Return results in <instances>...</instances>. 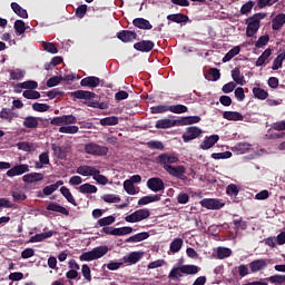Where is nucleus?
Returning a JSON list of instances; mask_svg holds the SVG:
<instances>
[{
    "label": "nucleus",
    "instance_id": "f3484780",
    "mask_svg": "<svg viewBox=\"0 0 285 285\" xmlns=\"http://www.w3.org/2000/svg\"><path fill=\"white\" fill-rule=\"evenodd\" d=\"M39 88V83L35 80H27L24 82H20L16 85V92H21V90H37Z\"/></svg>",
    "mask_w": 285,
    "mask_h": 285
},
{
    "label": "nucleus",
    "instance_id": "0e129e2a",
    "mask_svg": "<svg viewBox=\"0 0 285 285\" xmlns=\"http://www.w3.org/2000/svg\"><path fill=\"white\" fill-rule=\"evenodd\" d=\"M268 41H271V36H261L255 42V48H264V46H268Z\"/></svg>",
    "mask_w": 285,
    "mask_h": 285
},
{
    "label": "nucleus",
    "instance_id": "de8ad7c7",
    "mask_svg": "<svg viewBox=\"0 0 285 285\" xmlns=\"http://www.w3.org/2000/svg\"><path fill=\"white\" fill-rule=\"evenodd\" d=\"M119 118L117 116H109L100 119V126H117Z\"/></svg>",
    "mask_w": 285,
    "mask_h": 285
},
{
    "label": "nucleus",
    "instance_id": "a18cd8bd",
    "mask_svg": "<svg viewBox=\"0 0 285 285\" xmlns=\"http://www.w3.org/2000/svg\"><path fill=\"white\" fill-rule=\"evenodd\" d=\"M139 259H141V253H139V252H131L128 256L124 257V261L127 264H137V262H139Z\"/></svg>",
    "mask_w": 285,
    "mask_h": 285
},
{
    "label": "nucleus",
    "instance_id": "423d86ee",
    "mask_svg": "<svg viewBox=\"0 0 285 285\" xmlns=\"http://www.w3.org/2000/svg\"><path fill=\"white\" fill-rule=\"evenodd\" d=\"M203 132L204 131L199 127H196V126L187 127L186 131L183 134V141L185 144H188L197 139L198 137H202Z\"/></svg>",
    "mask_w": 285,
    "mask_h": 285
},
{
    "label": "nucleus",
    "instance_id": "bf43d9fd",
    "mask_svg": "<svg viewBox=\"0 0 285 285\" xmlns=\"http://www.w3.org/2000/svg\"><path fill=\"white\" fill-rule=\"evenodd\" d=\"M42 48L43 50H46V52H49L50 55H57V52H59L57 45L52 42H42Z\"/></svg>",
    "mask_w": 285,
    "mask_h": 285
},
{
    "label": "nucleus",
    "instance_id": "7c9ffc66",
    "mask_svg": "<svg viewBox=\"0 0 285 285\" xmlns=\"http://www.w3.org/2000/svg\"><path fill=\"white\" fill-rule=\"evenodd\" d=\"M160 199L161 195L144 196L138 200V206H147V204H153V202H159Z\"/></svg>",
    "mask_w": 285,
    "mask_h": 285
},
{
    "label": "nucleus",
    "instance_id": "ddd939ff",
    "mask_svg": "<svg viewBox=\"0 0 285 285\" xmlns=\"http://www.w3.org/2000/svg\"><path fill=\"white\" fill-rule=\"evenodd\" d=\"M134 48L138 52H151V50L155 48V42L153 40H141L139 42H136L134 45Z\"/></svg>",
    "mask_w": 285,
    "mask_h": 285
},
{
    "label": "nucleus",
    "instance_id": "20e7f679",
    "mask_svg": "<svg viewBox=\"0 0 285 285\" xmlns=\"http://www.w3.org/2000/svg\"><path fill=\"white\" fill-rule=\"evenodd\" d=\"M150 217V209L144 208L134 212L132 214L125 217V222L128 224H137L139 222H144V219H148Z\"/></svg>",
    "mask_w": 285,
    "mask_h": 285
},
{
    "label": "nucleus",
    "instance_id": "bb28decb",
    "mask_svg": "<svg viewBox=\"0 0 285 285\" xmlns=\"http://www.w3.org/2000/svg\"><path fill=\"white\" fill-rule=\"evenodd\" d=\"M18 150H23V153H35L39 146L35 142L20 141L17 144Z\"/></svg>",
    "mask_w": 285,
    "mask_h": 285
},
{
    "label": "nucleus",
    "instance_id": "774afa93",
    "mask_svg": "<svg viewBox=\"0 0 285 285\" xmlns=\"http://www.w3.org/2000/svg\"><path fill=\"white\" fill-rule=\"evenodd\" d=\"M230 157H233V153L230 151L212 154V159H230Z\"/></svg>",
    "mask_w": 285,
    "mask_h": 285
},
{
    "label": "nucleus",
    "instance_id": "4d7b16f0",
    "mask_svg": "<svg viewBox=\"0 0 285 285\" xmlns=\"http://www.w3.org/2000/svg\"><path fill=\"white\" fill-rule=\"evenodd\" d=\"M0 118L4 119V121H12L14 119V112H12V109L2 108Z\"/></svg>",
    "mask_w": 285,
    "mask_h": 285
},
{
    "label": "nucleus",
    "instance_id": "7ed1b4c3",
    "mask_svg": "<svg viewBox=\"0 0 285 285\" xmlns=\"http://www.w3.org/2000/svg\"><path fill=\"white\" fill-rule=\"evenodd\" d=\"M85 153L94 155V157H106L108 155V147L97 145V142H88L85 145Z\"/></svg>",
    "mask_w": 285,
    "mask_h": 285
},
{
    "label": "nucleus",
    "instance_id": "9b49d317",
    "mask_svg": "<svg viewBox=\"0 0 285 285\" xmlns=\"http://www.w3.org/2000/svg\"><path fill=\"white\" fill-rule=\"evenodd\" d=\"M147 188H149V190H153V193H159L164 190L166 187L161 178L153 177L147 180Z\"/></svg>",
    "mask_w": 285,
    "mask_h": 285
},
{
    "label": "nucleus",
    "instance_id": "f03ea898",
    "mask_svg": "<svg viewBox=\"0 0 285 285\" xmlns=\"http://www.w3.org/2000/svg\"><path fill=\"white\" fill-rule=\"evenodd\" d=\"M108 253V246H98L89 252H85L79 256L80 262H94L101 259Z\"/></svg>",
    "mask_w": 285,
    "mask_h": 285
},
{
    "label": "nucleus",
    "instance_id": "6e6d98bb",
    "mask_svg": "<svg viewBox=\"0 0 285 285\" xmlns=\"http://www.w3.org/2000/svg\"><path fill=\"white\" fill-rule=\"evenodd\" d=\"M115 216H107L104 218L98 219L97 225L100 227H108L112 224H115Z\"/></svg>",
    "mask_w": 285,
    "mask_h": 285
},
{
    "label": "nucleus",
    "instance_id": "09e8293b",
    "mask_svg": "<svg viewBox=\"0 0 285 285\" xmlns=\"http://www.w3.org/2000/svg\"><path fill=\"white\" fill-rule=\"evenodd\" d=\"M232 78L239 86H244V76L242 75V70H239V68L232 70Z\"/></svg>",
    "mask_w": 285,
    "mask_h": 285
},
{
    "label": "nucleus",
    "instance_id": "e2e57ef3",
    "mask_svg": "<svg viewBox=\"0 0 285 285\" xmlns=\"http://www.w3.org/2000/svg\"><path fill=\"white\" fill-rule=\"evenodd\" d=\"M255 7L254 1H247L245 4L242 6L240 8V14H250L253 11V8Z\"/></svg>",
    "mask_w": 285,
    "mask_h": 285
},
{
    "label": "nucleus",
    "instance_id": "a211bd4d",
    "mask_svg": "<svg viewBox=\"0 0 285 285\" xmlns=\"http://www.w3.org/2000/svg\"><path fill=\"white\" fill-rule=\"evenodd\" d=\"M73 99H83L85 101H90V99H95V92L86 91V90H76L69 94Z\"/></svg>",
    "mask_w": 285,
    "mask_h": 285
},
{
    "label": "nucleus",
    "instance_id": "e433bc0d",
    "mask_svg": "<svg viewBox=\"0 0 285 285\" xmlns=\"http://www.w3.org/2000/svg\"><path fill=\"white\" fill-rule=\"evenodd\" d=\"M51 150H53V156L57 157V159H66V157H68V154H66V149H63V147L61 146L52 144Z\"/></svg>",
    "mask_w": 285,
    "mask_h": 285
},
{
    "label": "nucleus",
    "instance_id": "cd10ccee",
    "mask_svg": "<svg viewBox=\"0 0 285 285\" xmlns=\"http://www.w3.org/2000/svg\"><path fill=\"white\" fill-rule=\"evenodd\" d=\"M168 21H173L174 23H188L189 18L184 13H171L167 16Z\"/></svg>",
    "mask_w": 285,
    "mask_h": 285
},
{
    "label": "nucleus",
    "instance_id": "1a4fd4ad",
    "mask_svg": "<svg viewBox=\"0 0 285 285\" xmlns=\"http://www.w3.org/2000/svg\"><path fill=\"white\" fill-rule=\"evenodd\" d=\"M30 173V166L28 164L16 165L7 171V177H19L20 175H26Z\"/></svg>",
    "mask_w": 285,
    "mask_h": 285
},
{
    "label": "nucleus",
    "instance_id": "052dcab7",
    "mask_svg": "<svg viewBox=\"0 0 285 285\" xmlns=\"http://www.w3.org/2000/svg\"><path fill=\"white\" fill-rule=\"evenodd\" d=\"M32 110H35L36 112H48V110H50V105L41 104V102H35L32 105Z\"/></svg>",
    "mask_w": 285,
    "mask_h": 285
},
{
    "label": "nucleus",
    "instance_id": "6ab92c4d",
    "mask_svg": "<svg viewBox=\"0 0 285 285\" xmlns=\"http://www.w3.org/2000/svg\"><path fill=\"white\" fill-rule=\"evenodd\" d=\"M217 141H219V135L207 136L200 144V148L202 150H210V148H213Z\"/></svg>",
    "mask_w": 285,
    "mask_h": 285
},
{
    "label": "nucleus",
    "instance_id": "58836bf2",
    "mask_svg": "<svg viewBox=\"0 0 285 285\" xmlns=\"http://www.w3.org/2000/svg\"><path fill=\"white\" fill-rule=\"evenodd\" d=\"M265 282H269V284L285 285V275L275 274L265 278Z\"/></svg>",
    "mask_w": 285,
    "mask_h": 285
},
{
    "label": "nucleus",
    "instance_id": "2f4dec72",
    "mask_svg": "<svg viewBox=\"0 0 285 285\" xmlns=\"http://www.w3.org/2000/svg\"><path fill=\"white\" fill-rule=\"evenodd\" d=\"M179 273H183V275H197L199 267L196 265H183L179 267Z\"/></svg>",
    "mask_w": 285,
    "mask_h": 285
},
{
    "label": "nucleus",
    "instance_id": "c756f323",
    "mask_svg": "<svg viewBox=\"0 0 285 285\" xmlns=\"http://www.w3.org/2000/svg\"><path fill=\"white\" fill-rule=\"evenodd\" d=\"M285 23V14L278 13L273 20H272V29L273 30H282L284 28Z\"/></svg>",
    "mask_w": 285,
    "mask_h": 285
},
{
    "label": "nucleus",
    "instance_id": "f257e3e1",
    "mask_svg": "<svg viewBox=\"0 0 285 285\" xmlns=\"http://www.w3.org/2000/svg\"><path fill=\"white\" fill-rule=\"evenodd\" d=\"M266 13H255L252 17L245 20L247 26L246 28V37H255L262 28V19H265Z\"/></svg>",
    "mask_w": 285,
    "mask_h": 285
},
{
    "label": "nucleus",
    "instance_id": "69168bd1",
    "mask_svg": "<svg viewBox=\"0 0 285 285\" xmlns=\"http://www.w3.org/2000/svg\"><path fill=\"white\" fill-rule=\"evenodd\" d=\"M226 193L229 197H237L239 195V187L235 184H229L226 188Z\"/></svg>",
    "mask_w": 285,
    "mask_h": 285
},
{
    "label": "nucleus",
    "instance_id": "3c124183",
    "mask_svg": "<svg viewBox=\"0 0 285 285\" xmlns=\"http://www.w3.org/2000/svg\"><path fill=\"white\" fill-rule=\"evenodd\" d=\"M59 132H62L63 135H77L79 132L78 126H61L59 128Z\"/></svg>",
    "mask_w": 285,
    "mask_h": 285
},
{
    "label": "nucleus",
    "instance_id": "dca6fc26",
    "mask_svg": "<svg viewBox=\"0 0 285 285\" xmlns=\"http://www.w3.org/2000/svg\"><path fill=\"white\" fill-rule=\"evenodd\" d=\"M99 83H101V79L96 76L86 77L80 81V86H82L83 88H97L99 87Z\"/></svg>",
    "mask_w": 285,
    "mask_h": 285
},
{
    "label": "nucleus",
    "instance_id": "338daca9",
    "mask_svg": "<svg viewBox=\"0 0 285 285\" xmlns=\"http://www.w3.org/2000/svg\"><path fill=\"white\" fill-rule=\"evenodd\" d=\"M132 227H119V228H116V237H121L124 235H130L132 233Z\"/></svg>",
    "mask_w": 285,
    "mask_h": 285
},
{
    "label": "nucleus",
    "instance_id": "49530a36",
    "mask_svg": "<svg viewBox=\"0 0 285 285\" xmlns=\"http://www.w3.org/2000/svg\"><path fill=\"white\" fill-rule=\"evenodd\" d=\"M169 112H174V115H184V112H188V107L186 105H170Z\"/></svg>",
    "mask_w": 285,
    "mask_h": 285
},
{
    "label": "nucleus",
    "instance_id": "a878e982",
    "mask_svg": "<svg viewBox=\"0 0 285 285\" xmlns=\"http://www.w3.org/2000/svg\"><path fill=\"white\" fill-rule=\"evenodd\" d=\"M132 23L135 28H139V30H153V24L147 19L136 18Z\"/></svg>",
    "mask_w": 285,
    "mask_h": 285
},
{
    "label": "nucleus",
    "instance_id": "c9c22d12",
    "mask_svg": "<svg viewBox=\"0 0 285 285\" xmlns=\"http://www.w3.org/2000/svg\"><path fill=\"white\" fill-rule=\"evenodd\" d=\"M79 193H82V195H92L97 193V186L91 185L90 183L83 184L78 188Z\"/></svg>",
    "mask_w": 285,
    "mask_h": 285
},
{
    "label": "nucleus",
    "instance_id": "412c9836",
    "mask_svg": "<svg viewBox=\"0 0 285 285\" xmlns=\"http://www.w3.org/2000/svg\"><path fill=\"white\" fill-rule=\"evenodd\" d=\"M24 184H37V181H43V174L41 173H30L22 177Z\"/></svg>",
    "mask_w": 285,
    "mask_h": 285
},
{
    "label": "nucleus",
    "instance_id": "72a5a7b5",
    "mask_svg": "<svg viewBox=\"0 0 285 285\" xmlns=\"http://www.w3.org/2000/svg\"><path fill=\"white\" fill-rule=\"evenodd\" d=\"M60 193L62 197H65V199L69 202V204H71L72 206H77V200H75V196H72V193H70V189L68 187L62 186L60 188Z\"/></svg>",
    "mask_w": 285,
    "mask_h": 285
},
{
    "label": "nucleus",
    "instance_id": "680f3d73",
    "mask_svg": "<svg viewBox=\"0 0 285 285\" xmlns=\"http://www.w3.org/2000/svg\"><path fill=\"white\" fill-rule=\"evenodd\" d=\"M124 188L127 193V195H137V189H135V184L130 180L124 181Z\"/></svg>",
    "mask_w": 285,
    "mask_h": 285
},
{
    "label": "nucleus",
    "instance_id": "c85d7f7f",
    "mask_svg": "<svg viewBox=\"0 0 285 285\" xmlns=\"http://www.w3.org/2000/svg\"><path fill=\"white\" fill-rule=\"evenodd\" d=\"M223 117L227 121H244V116L239 111H225Z\"/></svg>",
    "mask_w": 285,
    "mask_h": 285
},
{
    "label": "nucleus",
    "instance_id": "4be33fe9",
    "mask_svg": "<svg viewBox=\"0 0 285 285\" xmlns=\"http://www.w3.org/2000/svg\"><path fill=\"white\" fill-rule=\"evenodd\" d=\"M202 117L199 116H186L178 119V126H193V124H199Z\"/></svg>",
    "mask_w": 285,
    "mask_h": 285
},
{
    "label": "nucleus",
    "instance_id": "13d9d810",
    "mask_svg": "<svg viewBox=\"0 0 285 285\" xmlns=\"http://www.w3.org/2000/svg\"><path fill=\"white\" fill-rule=\"evenodd\" d=\"M22 97H24V99H39L41 97V94L35 89H30L24 90L22 92Z\"/></svg>",
    "mask_w": 285,
    "mask_h": 285
},
{
    "label": "nucleus",
    "instance_id": "c03bdc74",
    "mask_svg": "<svg viewBox=\"0 0 285 285\" xmlns=\"http://www.w3.org/2000/svg\"><path fill=\"white\" fill-rule=\"evenodd\" d=\"M253 95L256 99H259L261 101H264L265 99H268V91L259 88V87H254L253 88Z\"/></svg>",
    "mask_w": 285,
    "mask_h": 285
},
{
    "label": "nucleus",
    "instance_id": "ea45409f",
    "mask_svg": "<svg viewBox=\"0 0 285 285\" xmlns=\"http://www.w3.org/2000/svg\"><path fill=\"white\" fill-rule=\"evenodd\" d=\"M60 186H63V180H58L56 184L43 187L42 193L46 196L52 195V193L58 190Z\"/></svg>",
    "mask_w": 285,
    "mask_h": 285
},
{
    "label": "nucleus",
    "instance_id": "b1692460",
    "mask_svg": "<svg viewBox=\"0 0 285 285\" xmlns=\"http://www.w3.org/2000/svg\"><path fill=\"white\" fill-rule=\"evenodd\" d=\"M56 233L57 232L49 230V232H43V233H40V234H36V235L31 236L30 242H31V244H37L39 242L50 239V237H52V235H55Z\"/></svg>",
    "mask_w": 285,
    "mask_h": 285
},
{
    "label": "nucleus",
    "instance_id": "f8f14e48",
    "mask_svg": "<svg viewBox=\"0 0 285 285\" xmlns=\"http://www.w3.org/2000/svg\"><path fill=\"white\" fill-rule=\"evenodd\" d=\"M176 126H179L178 119L173 120L170 118L159 119L155 124V128H157V130H166L168 128H175Z\"/></svg>",
    "mask_w": 285,
    "mask_h": 285
},
{
    "label": "nucleus",
    "instance_id": "39448f33",
    "mask_svg": "<svg viewBox=\"0 0 285 285\" xmlns=\"http://www.w3.org/2000/svg\"><path fill=\"white\" fill-rule=\"evenodd\" d=\"M166 173L180 181H188V176H186V167L184 165L177 166H165Z\"/></svg>",
    "mask_w": 285,
    "mask_h": 285
},
{
    "label": "nucleus",
    "instance_id": "aec40b11",
    "mask_svg": "<svg viewBox=\"0 0 285 285\" xmlns=\"http://www.w3.org/2000/svg\"><path fill=\"white\" fill-rule=\"evenodd\" d=\"M47 210H51V213H60V215H65L68 217L70 215V210L68 208L57 204V203H49L46 207Z\"/></svg>",
    "mask_w": 285,
    "mask_h": 285
},
{
    "label": "nucleus",
    "instance_id": "79ce46f5",
    "mask_svg": "<svg viewBox=\"0 0 285 285\" xmlns=\"http://www.w3.org/2000/svg\"><path fill=\"white\" fill-rule=\"evenodd\" d=\"M151 115H164V112H170V106L168 105H158L150 107Z\"/></svg>",
    "mask_w": 285,
    "mask_h": 285
},
{
    "label": "nucleus",
    "instance_id": "9d476101",
    "mask_svg": "<svg viewBox=\"0 0 285 285\" xmlns=\"http://www.w3.org/2000/svg\"><path fill=\"white\" fill-rule=\"evenodd\" d=\"M249 271L250 273H259L262 271H266V268H268V261L263 259V258H258L255 261H252L249 264Z\"/></svg>",
    "mask_w": 285,
    "mask_h": 285
},
{
    "label": "nucleus",
    "instance_id": "6e6552de",
    "mask_svg": "<svg viewBox=\"0 0 285 285\" xmlns=\"http://www.w3.org/2000/svg\"><path fill=\"white\" fill-rule=\"evenodd\" d=\"M156 161L157 164H160V166H163L164 170H166V166H173L170 164H177V161H179V158L175 155L164 153L156 158Z\"/></svg>",
    "mask_w": 285,
    "mask_h": 285
},
{
    "label": "nucleus",
    "instance_id": "603ef678",
    "mask_svg": "<svg viewBox=\"0 0 285 285\" xmlns=\"http://www.w3.org/2000/svg\"><path fill=\"white\" fill-rule=\"evenodd\" d=\"M81 273H82V277H83V279H86V282H88V283L92 282V271H90V266H88V264L82 265Z\"/></svg>",
    "mask_w": 285,
    "mask_h": 285
},
{
    "label": "nucleus",
    "instance_id": "4c0bfd02",
    "mask_svg": "<svg viewBox=\"0 0 285 285\" xmlns=\"http://www.w3.org/2000/svg\"><path fill=\"white\" fill-rule=\"evenodd\" d=\"M271 55H273V50L271 48H267L256 60L255 66L257 68L262 67L263 65L266 63V60L268 59V57H271Z\"/></svg>",
    "mask_w": 285,
    "mask_h": 285
},
{
    "label": "nucleus",
    "instance_id": "f704fd0d",
    "mask_svg": "<svg viewBox=\"0 0 285 285\" xmlns=\"http://www.w3.org/2000/svg\"><path fill=\"white\" fill-rule=\"evenodd\" d=\"M230 255H233V250L228 247H217L216 249L217 259H227Z\"/></svg>",
    "mask_w": 285,
    "mask_h": 285
},
{
    "label": "nucleus",
    "instance_id": "37998d69",
    "mask_svg": "<svg viewBox=\"0 0 285 285\" xmlns=\"http://www.w3.org/2000/svg\"><path fill=\"white\" fill-rule=\"evenodd\" d=\"M181 246H184V239L181 238H174L169 245V250L171 253H179L181 250Z\"/></svg>",
    "mask_w": 285,
    "mask_h": 285
},
{
    "label": "nucleus",
    "instance_id": "5701e85b",
    "mask_svg": "<svg viewBox=\"0 0 285 285\" xmlns=\"http://www.w3.org/2000/svg\"><path fill=\"white\" fill-rule=\"evenodd\" d=\"M41 118L33 117V116H27L23 118L22 126L24 128H30L31 130H35V128H39V120Z\"/></svg>",
    "mask_w": 285,
    "mask_h": 285
},
{
    "label": "nucleus",
    "instance_id": "a19ab883",
    "mask_svg": "<svg viewBox=\"0 0 285 285\" xmlns=\"http://www.w3.org/2000/svg\"><path fill=\"white\" fill-rule=\"evenodd\" d=\"M220 77H222V73L217 68H210L208 71V75H205V79H207V81H219Z\"/></svg>",
    "mask_w": 285,
    "mask_h": 285
},
{
    "label": "nucleus",
    "instance_id": "0eeeda50",
    "mask_svg": "<svg viewBox=\"0 0 285 285\" xmlns=\"http://www.w3.org/2000/svg\"><path fill=\"white\" fill-rule=\"evenodd\" d=\"M199 204L207 210H222V208L226 206L225 203L219 202L217 198H204L199 202Z\"/></svg>",
    "mask_w": 285,
    "mask_h": 285
},
{
    "label": "nucleus",
    "instance_id": "5fc2aeb1",
    "mask_svg": "<svg viewBox=\"0 0 285 285\" xmlns=\"http://www.w3.org/2000/svg\"><path fill=\"white\" fill-rule=\"evenodd\" d=\"M285 52L279 53L273 61L272 70H279L284 63Z\"/></svg>",
    "mask_w": 285,
    "mask_h": 285
},
{
    "label": "nucleus",
    "instance_id": "864d4df0",
    "mask_svg": "<svg viewBox=\"0 0 285 285\" xmlns=\"http://www.w3.org/2000/svg\"><path fill=\"white\" fill-rule=\"evenodd\" d=\"M102 199L106 204H119L121 202V197L115 194H106L102 196Z\"/></svg>",
    "mask_w": 285,
    "mask_h": 285
},
{
    "label": "nucleus",
    "instance_id": "2eb2a0df",
    "mask_svg": "<svg viewBox=\"0 0 285 285\" xmlns=\"http://www.w3.org/2000/svg\"><path fill=\"white\" fill-rule=\"evenodd\" d=\"M76 173L82 177H94V175H99V169L92 166L83 165L78 167Z\"/></svg>",
    "mask_w": 285,
    "mask_h": 285
},
{
    "label": "nucleus",
    "instance_id": "8fccbe9b",
    "mask_svg": "<svg viewBox=\"0 0 285 285\" xmlns=\"http://www.w3.org/2000/svg\"><path fill=\"white\" fill-rule=\"evenodd\" d=\"M13 28L18 35H23L26 33V30H30V27H26V22H23V20H17Z\"/></svg>",
    "mask_w": 285,
    "mask_h": 285
},
{
    "label": "nucleus",
    "instance_id": "473e14b6",
    "mask_svg": "<svg viewBox=\"0 0 285 285\" xmlns=\"http://www.w3.org/2000/svg\"><path fill=\"white\" fill-rule=\"evenodd\" d=\"M11 9L21 19H28V10L23 9L19 3L12 2L11 3Z\"/></svg>",
    "mask_w": 285,
    "mask_h": 285
},
{
    "label": "nucleus",
    "instance_id": "4468645a",
    "mask_svg": "<svg viewBox=\"0 0 285 285\" xmlns=\"http://www.w3.org/2000/svg\"><path fill=\"white\" fill-rule=\"evenodd\" d=\"M117 38L122 41V43H132L137 39V32L130 30H121L117 33Z\"/></svg>",
    "mask_w": 285,
    "mask_h": 285
},
{
    "label": "nucleus",
    "instance_id": "393cba45",
    "mask_svg": "<svg viewBox=\"0 0 285 285\" xmlns=\"http://www.w3.org/2000/svg\"><path fill=\"white\" fill-rule=\"evenodd\" d=\"M150 237V234L148 232H141L134 236L128 237L125 242L127 244H137L139 242H144Z\"/></svg>",
    "mask_w": 285,
    "mask_h": 285
}]
</instances>
